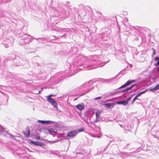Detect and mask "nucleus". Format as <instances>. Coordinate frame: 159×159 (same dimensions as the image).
<instances>
[{"mask_svg": "<svg viewBox=\"0 0 159 159\" xmlns=\"http://www.w3.org/2000/svg\"><path fill=\"white\" fill-rule=\"evenodd\" d=\"M52 96H54V95L52 94L48 96H47V100L54 107L58 109L57 106V102L51 98Z\"/></svg>", "mask_w": 159, "mask_h": 159, "instance_id": "nucleus-1", "label": "nucleus"}, {"mask_svg": "<svg viewBox=\"0 0 159 159\" xmlns=\"http://www.w3.org/2000/svg\"><path fill=\"white\" fill-rule=\"evenodd\" d=\"M82 131L83 130H81L79 129L70 131L67 133V135L68 137H75L79 132Z\"/></svg>", "mask_w": 159, "mask_h": 159, "instance_id": "nucleus-2", "label": "nucleus"}, {"mask_svg": "<svg viewBox=\"0 0 159 159\" xmlns=\"http://www.w3.org/2000/svg\"><path fill=\"white\" fill-rule=\"evenodd\" d=\"M45 132L47 133H48L51 134H54L57 132V130L56 129H46Z\"/></svg>", "mask_w": 159, "mask_h": 159, "instance_id": "nucleus-3", "label": "nucleus"}, {"mask_svg": "<svg viewBox=\"0 0 159 159\" xmlns=\"http://www.w3.org/2000/svg\"><path fill=\"white\" fill-rule=\"evenodd\" d=\"M135 80H129L128 81L125 83L124 84L122 85L121 87L119 88V89H120L123 88H124L128 86L130 84L134 83L135 82Z\"/></svg>", "mask_w": 159, "mask_h": 159, "instance_id": "nucleus-4", "label": "nucleus"}, {"mask_svg": "<svg viewBox=\"0 0 159 159\" xmlns=\"http://www.w3.org/2000/svg\"><path fill=\"white\" fill-rule=\"evenodd\" d=\"M38 122L41 123L42 124H50L52 123V121L50 120H38L37 121Z\"/></svg>", "mask_w": 159, "mask_h": 159, "instance_id": "nucleus-5", "label": "nucleus"}, {"mask_svg": "<svg viewBox=\"0 0 159 159\" xmlns=\"http://www.w3.org/2000/svg\"><path fill=\"white\" fill-rule=\"evenodd\" d=\"M30 142L32 144H34L36 145H39L41 146L42 145V143H40L38 141H33L31 140H30Z\"/></svg>", "mask_w": 159, "mask_h": 159, "instance_id": "nucleus-6", "label": "nucleus"}, {"mask_svg": "<svg viewBox=\"0 0 159 159\" xmlns=\"http://www.w3.org/2000/svg\"><path fill=\"white\" fill-rule=\"evenodd\" d=\"M76 108L80 110H82L84 108V105L83 104H79L76 106Z\"/></svg>", "mask_w": 159, "mask_h": 159, "instance_id": "nucleus-7", "label": "nucleus"}, {"mask_svg": "<svg viewBox=\"0 0 159 159\" xmlns=\"http://www.w3.org/2000/svg\"><path fill=\"white\" fill-rule=\"evenodd\" d=\"M105 108H109L111 107H113L114 104L113 103H106L104 104Z\"/></svg>", "mask_w": 159, "mask_h": 159, "instance_id": "nucleus-8", "label": "nucleus"}, {"mask_svg": "<svg viewBox=\"0 0 159 159\" xmlns=\"http://www.w3.org/2000/svg\"><path fill=\"white\" fill-rule=\"evenodd\" d=\"M117 103L118 104H122L125 106L128 104L127 101H126L117 102Z\"/></svg>", "mask_w": 159, "mask_h": 159, "instance_id": "nucleus-9", "label": "nucleus"}, {"mask_svg": "<svg viewBox=\"0 0 159 159\" xmlns=\"http://www.w3.org/2000/svg\"><path fill=\"white\" fill-rule=\"evenodd\" d=\"M24 133L26 137H28L30 134V131L28 129H27L24 132Z\"/></svg>", "mask_w": 159, "mask_h": 159, "instance_id": "nucleus-10", "label": "nucleus"}, {"mask_svg": "<svg viewBox=\"0 0 159 159\" xmlns=\"http://www.w3.org/2000/svg\"><path fill=\"white\" fill-rule=\"evenodd\" d=\"M100 112L99 111L97 112L96 113V119L95 121L97 122L98 121V119L100 115Z\"/></svg>", "mask_w": 159, "mask_h": 159, "instance_id": "nucleus-11", "label": "nucleus"}, {"mask_svg": "<svg viewBox=\"0 0 159 159\" xmlns=\"http://www.w3.org/2000/svg\"><path fill=\"white\" fill-rule=\"evenodd\" d=\"M135 85V84H133L132 85L131 87H129L127 88H126V89H125L124 90L122 91V92H124L125 91H128L129 90L132 89V88L134 87Z\"/></svg>", "mask_w": 159, "mask_h": 159, "instance_id": "nucleus-12", "label": "nucleus"}, {"mask_svg": "<svg viewBox=\"0 0 159 159\" xmlns=\"http://www.w3.org/2000/svg\"><path fill=\"white\" fill-rule=\"evenodd\" d=\"M35 138L36 139L39 140L40 139V137L39 136L37 135H35L34 136Z\"/></svg>", "mask_w": 159, "mask_h": 159, "instance_id": "nucleus-13", "label": "nucleus"}, {"mask_svg": "<svg viewBox=\"0 0 159 159\" xmlns=\"http://www.w3.org/2000/svg\"><path fill=\"white\" fill-rule=\"evenodd\" d=\"M156 90H157L159 89V84L157 85L155 87H154Z\"/></svg>", "mask_w": 159, "mask_h": 159, "instance_id": "nucleus-14", "label": "nucleus"}, {"mask_svg": "<svg viewBox=\"0 0 159 159\" xmlns=\"http://www.w3.org/2000/svg\"><path fill=\"white\" fill-rule=\"evenodd\" d=\"M137 97L136 96L133 99V101H132V102L133 103L137 99Z\"/></svg>", "mask_w": 159, "mask_h": 159, "instance_id": "nucleus-15", "label": "nucleus"}, {"mask_svg": "<svg viewBox=\"0 0 159 159\" xmlns=\"http://www.w3.org/2000/svg\"><path fill=\"white\" fill-rule=\"evenodd\" d=\"M149 90L150 91H155L156 90L154 88H153L152 89H149Z\"/></svg>", "mask_w": 159, "mask_h": 159, "instance_id": "nucleus-16", "label": "nucleus"}, {"mask_svg": "<svg viewBox=\"0 0 159 159\" xmlns=\"http://www.w3.org/2000/svg\"><path fill=\"white\" fill-rule=\"evenodd\" d=\"M9 137H10L11 138H13V136L12 135H11L10 134H9Z\"/></svg>", "mask_w": 159, "mask_h": 159, "instance_id": "nucleus-17", "label": "nucleus"}, {"mask_svg": "<svg viewBox=\"0 0 159 159\" xmlns=\"http://www.w3.org/2000/svg\"><path fill=\"white\" fill-rule=\"evenodd\" d=\"M147 89L145 91H142V92H140V93H141V94H142V93H145L147 90Z\"/></svg>", "mask_w": 159, "mask_h": 159, "instance_id": "nucleus-18", "label": "nucleus"}, {"mask_svg": "<svg viewBox=\"0 0 159 159\" xmlns=\"http://www.w3.org/2000/svg\"><path fill=\"white\" fill-rule=\"evenodd\" d=\"M141 94L140 93H138L136 96L137 97H138L139 96H140Z\"/></svg>", "mask_w": 159, "mask_h": 159, "instance_id": "nucleus-19", "label": "nucleus"}, {"mask_svg": "<svg viewBox=\"0 0 159 159\" xmlns=\"http://www.w3.org/2000/svg\"><path fill=\"white\" fill-rule=\"evenodd\" d=\"M131 98H127L126 101H127V102H128V101L130 100Z\"/></svg>", "mask_w": 159, "mask_h": 159, "instance_id": "nucleus-20", "label": "nucleus"}, {"mask_svg": "<svg viewBox=\"0 0 159 159\" xmlns=\"http://www.w3.org/2000/svg\"><path fill=\"white\" fill-rule=\"evenodd\" d=\"M101 98L100 97L97 98H95V99L96 100V99H99Z\"/></svg>", "mask_w": 159, "mask_h": 159, "instance_id": "nucleus-21", "label": "nucleus"}, {"mask_svg": "<svg viewBox=\"0 0 159 159\" xmlns=\"http://www.w3.org/2000/svg\"><path fill=\"white\" fill-rule=\"evenodd\" d=\"M152 49H153V51L154 53V54H155V50H154L153 48Z\"/></svg>", "mask_w": 159, "mask_h": 159, "instance_id": "nucleus-22", "label": "nucleus"}, {"mask_svg": "<svg viewBox=\"0 0 159 159\" xmlns=\"http://www.w3.org/2000/svg\"><path fill=\"white\" fill-rule=\"evenodd\" d=\"M114 93L112 94H112H115L116 93Z\"/></svg>", "mask_w": 159, "mask_h": 159, "instance_id": "nucleus-23", "label": "nucleus"}, {"mask_svg": "<svg viewBox=\"0 0 159 159\" xmlns=\"http://www.w3.org/2000/svg\"><path fill=\"white\" fill-rule=\"evenodd\" d=\"M158 71H159V68H158Z\"/></svg>", "mask_w": 159, "mask_h": 159, "instance_id": "nucleus-24", "label": "nucleus"}]
</instances>
